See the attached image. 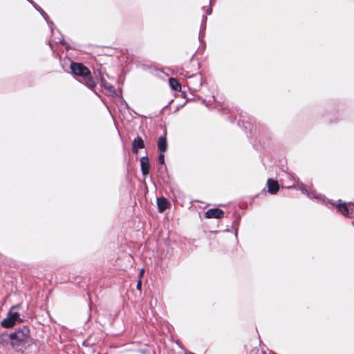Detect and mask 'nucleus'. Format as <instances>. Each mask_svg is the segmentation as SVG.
<instances>
[{
  "mask_svg": "<svg viewBox=\"0 0 354 354\" xmlns=\"http://www.w3.org/2000/svg\"><path fill=\"white\" fill-rule=\"evenodd\" d=\"M158 161L160 165H164L165 163V156L163 153L160 152V153L158 156Z\"/></svg>",
  "mask_w": 354,
  "mask_h": 354,
  "instance_id": "nucleus-14",
  "label": "nucleus"
},
{
  "mask_svg": "<svg viewBox=\"0 0 354 354\" xmlns=\"http://www.w3.org/2000/svg\"><path fill=\"white\" fill-rule=\"evenodd\" d=\"M0 345L3 346L10 345L12 346L11 333H3L0 335Z\"/></svg>",
  "mask_w": 354,
  "mask_h": 354,
  "instance_id": "nucleus-8",
  "label": "nucleus"
},
{
  "mask_svg": "<svg viewBox=\"0 0 354 354\" xmlns=\"http://www.w3.org/2000/svg\"><path fill=\"white\" fill-rule=\"evenodd\" d=\"M206 12L207 15H210L212 13V8H207Z\"/></svg>",
  "mask_w": 354,
  "mask_h": 354,
  "instance_id": "nucleus-17",
  "label": "nucleus"
},
{
  "mask_svg": "<svg viewBox=\"0 0 354 354\" xmlns=\"http://www.w3.org/2000/svg\"><path fill=\"white\" fill-rule=\"evenodd\" d=\"M337 208L344 216H348L350 213H353V209L348 207L346 203H339L337 205Z\"/></svg>",
  "mask_w": 354,
  "mask_h": 354,
  "instance_id": "nucleus-7",
  "label": "nucleus"
},
{
  "mask_svg": "<svg viewBox=\"0 0 354 354\" xmlns=\"http://www.w3.org/2000/svg\"><path fill=\"white\" fill-rule=\"evenodd\" d=\"M143 140L140 137H136L132 143V151L133 153H138V150L144 148Z\"/></svg>",
  "mask_w": 354,
  "mask_h": 354,
  "instance_id": "nucleus-6",
  "label": "nucleus"
},
{
  "mask_svg": "<svg viewBox=\"0 0 354 354\" xmlns=\"http://www.w3.org/2000/svg\"><path fill=\"white\" fill-rule=\"evenodd\" d=\"M140 165L142 173L144 176L149 174L150 169V164L149 159L147 156L142 157L140 159Z\"/></svg>",
  "mask_w": 354,
  "mask_h": 354,
  "instance_id": "nucleus-5",
  "label": "nucleus"
},
{
  "mask_svg": "<svg viewBox=\"0 0 354 354\" xmlns=\"http://www.w3.org/2000/svg\"><path fill=\"white\" fill-rule=\"evenodd\" d=\"M106 88L107 89L111 90L113 87V86H106Z\"/></svg>",
  "mask_w": 354,
  "mask_h": 354,
  "instance_id": "nucleus-19",
  "label": "nucleus"
},
{
  "mask_svg": "<svg viewBox=\"0 0 354 354\" xmlns=\"http://www.w3.org/2000/svg\"><path fill=\"white\" fill-rule=\"evenodd\" d=\"M224 215L223 210L218 208L209 209L205 212V216L208 218H220Z\"/></svg>",
  "mask_w": 354,
  "mask_h": 354,
  "instance_id": "nucleus-4",
  "label": "nucleus"
},
{
  "mask_svg": "<svg viewBox=\"0 0 354 354\" xmlns=\"http://www.w3.org/2000/svg\"><path fill=\"white\" fill-rule=\"evenodd\" d=\"M35 7L39 10L41 12V15H43V17H44V19H46V21L48 23V15L44 12V10H42L40 8H37L36 6H35Z\"/></svg>",
  "mask_w": 354,
  "mask_h": 354,
  "instance_id": "nucleus-15",
  "label": "nucleus"
},
{
  "mask_svg": "<svg viewBox=\"0 0 354 354\" xmlns=\"http://www.w3.org/2000/svg\"><path fill=\"white\" fill-rule=\"evenodd\" d=\"M353 224L354 225V221L353 222Z\"/></svg>",
  "mask_w": 354,
  "mask_h": 354,
  "instance_id": "nucleus-21",
  "label": "nucleus"
},
{
  "mask_svg": "<svg viewBox=\"0 0 354 354\" xmlns=\"http://www.w3.org/2000/svg\"><path fill=\"white\" fill-rule=\"evenodd\" d=\"M348 205H353L354 206V203H348Z\"/></svg>",
  "mask_w": 354,
  "mask_h": 354,
  "instance_id": "nucleus-20",
  "label": "nucleus"
},
{
  "mask_svg": "<svg viewBox=\"0 0 354 354\" xmlns=\"http://www.w3.org/2000/svg\"><path fill=\"white\" fill-rule=\"evenodd\" d=\"M15 307H12L9 311L8 316L1 322L2 326L5 328H10L15 325L17 322H20L19 315L17 312L14 311Z\"/></svg>",
  "mask_w": 354,
  "mask_h": 354,
  "instance_id": "nucleus-3",
  "label": "nucleus"
},
{
  "mask_svg": "<svg viewBox=\"0 0 354 354\" xmlns=\"http://www.w3.org/2000/svg\"><path fill=\"white\" fill-rule=\"evenodd\" d=\"M157 205L160 212H163L169 207V203L165 198H159L157 199Z\"/></svg>",
  "mask_w": 354,
  "mask_h": 354,
  "instance_id": "nucleus-10",
  "label": "nucleus"
},
{
  "mask_svg": "<svg viewBox=\"0 0 354 354\" xmlns=\"http://www.w3.org/2000/svg\"><path fill=\"white\" fill-rule=\"evenodd\" d=\"M12 347L17 351H22L32 343L29 328L24 326L11 333Z\"/></svg>",
  "mask_w": 354,
  "mask_h": 354,
  "instance_id": "nucleus-1",
  "label": "nucleus"
},
{
  "mask_svg": "<svg viewBox=\"0 0 354 354\" xmlns=\"http://www.w3.org/2000/svg\"><path fill=\"white\" fill-rule=\"evenodd\" d=\"M169 83L170 87L171 88L172 90L176 91H180L181 86H180V83L177 81V80H176L175 78H173V77L169 78Z\"/></svg>",
  "mask_w": 354,
  "mask_h": 354,
  "instance_id": "nucleus-13",
  "label": "nucleus"
},
{
  "mask_svg": "<svg viewBox=\"0 0 354 354\" xmlns=\"http://www.w3.org/2000/svg\"><path fill=\"white\" fill-rule=\"evenodd\" d=\"M301 190L302 191L303 193L306 194L307 196L310 198H315L319 200V201L322 202L325 201L324 196H322L321 194H316L314 192H309L305 188H301Z\"/></svg>",
  "mask_w": 354,
  "mask_h": 354,
  "instance_id": "nucleus-12",
  "label": "nucleus"
},
{
  "mask_svg": "<svg viewBox=\"0 0 354 354\" xmlns=\"http://www.w3.org/2000/svg\"><path fill=\"white\" fill-rule=\"evenodd\" d=\"M158 148L160 152L164 153L167 149V142L165 137H160L158 141Z\"/></svg>",
  "mask_w": 354,
  "mask_h": 354,
  "instance_id": "nucleus-11",
  "label": "nucleus"
},
{
  "mask_svg": "<svg viewBox=\"0 0 354 354\" xmlns=\"http://www.w3.org/2000/svg\"><path fill=\"white\" fill-rule=\"evenodd\" d=\"M141 287H142V281H141V279H139L137 283V289L141 290Z\"/></svg>",
  "mask_w": 354,
  "mask_h": 354,
  "instance_id": "nucleus-16",
  "label": "nucleus"
},
{
  "mask_svg": "<svg viewBox=\"0 0 354 354\" xmlns=\"http://www.w3.org/2000/svg\"><path fill=\"white\" fill-rule=\"evenodd\" d=\"M144 272H145V270L144 269H141V270H140V276L141 277L142 276Z\"/></svg>",
  "mask_w": 354,
  "mask_h": 354,
  "instance_id": "nucleus-18",
  "label": "nucleus"
},
{
  "mask_svg": "<svg viewBox=\"0 0 354 354\" xmlns=\"http://www.w3.org/2000/svg\"><path fill=\"white\" fill-rule=\"evenodd\" d=\"M268 192L274 194L277 192L279 190V183L277 181L274 180L272 179H268Z\"/></svg>",
  "mask_w": 354,
  "mask_h": 354,
  "instance_id": "nucleus-9",
  "label": "nucleus"
},
{
  "mask_svg": "<svg viewBox=\"0 0 354 354\" xmlns=\"http://www.w3.org/2000/svg\"><path fill=\"white\" fill-rule=\"evenodd\" d=\"M71 69L74 75L83 77L88 88H93L95 86V82L91 77V72L87 67L80 63L72 62Z\"/></svg>",
  "mask_w": 354,
  "mask_h": 354,
  "instance_id": "nucleus-2",
  "label": "nucleus"
}]
</instances>
